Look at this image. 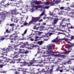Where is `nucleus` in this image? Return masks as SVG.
<instances>
[{
  "mask_svg": "<svg viewBox=\"0 0 74 74\" xmlns=\"http://www.w3.org/2000/svg\"><path fill=\"white\" fill-rule=\"evenodd\" d=\"M60 69H61L60 67V66H58V68L56 69V71H60Z\"/></svg>",
  "mask_w": 74,
  "mask_h": 74,
  "instance_id": "4be33fe9",
  "label": "nucleus"
},
{
  "mask_svg": "<svg viewBox=\"0 0 74 74\" xmlns=\"http://www.w3.org/2000/svg\"><path fill=\"white\" fill-rule=\"evenodd\" d=\"M59 71H60V73H62V72H63V70L62 69L60 70Z\"/></svg>",
  "mask_w": 74,
  "mask_h": 74,
  "instance_id": "6e6d98bb",
  "label": "nucleus"
},
{
  "mask_svg": "<svg viewBox=\"0 0 74 74\" xmlns=\"http://www.w3.org/2000/svg\"><path fill=\"white\" fill-rule=\"evenodd\" d=\"M6 0H3V1H1V5H2L1 4H2V3H3V2H4V1H5Z\"/></svg>",
  "mask_w": 74,
  "mask_h": 74,
  "instance_id": "37998d69",
  "label": "nucleus"
},
{
  "mask_svg": "<svg viewBox=\"0 0 74 74\" xmlns=\"http://www.w3.org/2000/svg\"><path fill=\"white\" fill-rule=\"evenodd\" d=\"M41 32H38V36H40V35H41Z\"/></svg>",
  "mask_w": 74,
  "mask_h": 74,
  "instance_id": "a18cd8bd",
  "label": "nucleus"
},
{
  "mask_svg": "<svg viewBox=\"0 0 74 74\" xmlns=\"http://www.w3.org/2000/svg\"><path fill=\"white\" fill-rule=\"evenodd\" d=\"M21 45V44H20L19 45H15L14 46V47H15V48H16V47H18V45Z\"/></svg>",
  "mask_w": 74,
  "mask_h": 74,
  "instance_id": "3c124183",
  "label": "nucleus"
},
{
  "mask_svg": "<svg viewBox=\"0 0 74 74\" xmlns=\"http://www.w3.org/2000/svg\"><path fill=\"white\" fill-rule=\"evenodd\" d=\"M52 49V46L49 45V47L48 49V51H49L50 50H51V49Z\"/></svg>",
  "mask_w": 74,
  "mask_h": 74,
  "instance_id": "6ab92c4d",
  "label": "nucleus"
},
{
  "mask_svg": "<svg viewBox=\"0 0 74 74\" xmlns=\"http://www.w3.org/2000/svg\"><path fill=\"white\" fill-rule=\"evenodd\" d=\"M74 36H71V40H73V39H74Z\"/></svg>",
  "mask_w": 74,
  "mask_h": 74,
  "instance_id": "49530a36",
  "label": "nucleus"
},
{
  "mask_svg": "<svg viewBox=\"0 0 74 74\" xmlns=\"http://www.w3.org/2000/svg\"><path fill=\"white\" fill-rule=\"evenodd\" d=\"M49 8V6H46L44 8L43 10L45 9H48V8Z\"/></svg>",
  "mask_w": 74,
  "mask_h": 74,
  "instance_id": "7c9ffc66",
  "label": "nucleus"
},
{
  "mask_svg": "<svg viewBox=\"0 0 74 74\" xmlns=\"http://www.w3.org/2000/svg\"><path fill=\"white\" fill-rule=\"evenodd\" d=\"M19 33L18 32V31H15V33L14 34V35L15 34H16V35H17Z\"/></svg>",
  "mask_w": 74,
  "mask_h": 74,
  "instance_id": "a19ab883",
  "label": "nucleus"
},
{
  "mask_svg": "<svg viewBox=\"0 0 74 74\" xmlns=\"http://www.w3.org/2000/svg\"><path fill=\"white\" fill-rule=\"evenodd\" d=\"M64 8L63 7H61L60 8V10H63L64 9Z\"/></svg>",
  "mask_w": 74,
  "mask_h": 74,
  "instance_id": "09e8293b",
  "label": "nucleus"
},
{
  "mask_svg": "<svg viewBox=\"0 0 74 74\" xmlns=\"http://www.w3.org/2000/svg\"><path fill=\"white\" fill-rule=\"evenodd\" d=\"M17 61H19V62H20V61H21V59L20 58H18L17 59Z\"/></svg>",
  "mask_w": 74,
  "mask_h": 74,
  "instance_id": "8fccbe9b",
  "label": "nucleus"
},
{
  "mask_svg": "<svg viewBox=\"0 0 74 74\" xmlns=\"http://www.w3.org/2000/svg\"><path fill=\"white\" fill-rule=\"evenodd\" d=\"M26 47V45H21V46L20 47V48H26L27 49L28 48L27 47Z\"/></svg>",
  "mask_w": 74,
  "mask_h": 74,
  "instance_id": "412c9836",
  "label": "nucleus"
},
{
  "mask_svg": "<svg viewBox=\"0 0 74 74\" xmlns=\"http://www.w3.org/2000/svg\"><path fill=\"white\" fill-rule=\"evenodd\" d=\"M18 14V12H17L16 10H10V12H7L5 13L6 16L8 17H12L11 21L13 22L15 18V17H14V16L15 15H17Z\"/></svg>",
  "mask_w": 74,
  "mask_h": 74,
  "instance_id": "f257e3e1",
  "label": "nucleus"
},
{
  "mask_svg": "<svg viewBox=\"0 0 74 74\" xmlns=\"http://www.w3.org/2000/svg\"><path fill=\"white\" fill-rule=\"evenodd\" d=\"M5 38H1L0 39V42H1V40H4V39Z\"/></svg>",
  "mask_w": 74,
  "mask_h": 74,
  "instance_id": "c9c22d12",
  "label": "nucleus"
},
{
  "mask_svg": "<svg viewBox=\"0 0 74 74\" xmlns=\"http://www.w3.org/2000/svg\"><path fill=\"white\" fill-rule=\"evenodd\" d=\"M40 17V18H39V19L38 20V21H39V22H42V21H43V20H42V19H40V18H41V17Z\"/></svg>",
  "mask_w": 74,
  "mask_h": 74,
  "instance_id": "72a5a7b5",
  "label": "nucleus"
},
{
  "mask_svg": "<svg viewBox=\"0 0 74 74\" xmlns=\"http://www.w3.org/2000/svg\"><path fill=\"white\" fill-rule=\"evenodd\" d=\"M14 73H15L14 74H19V73H21V72H18V71L14 72Z\"/></svg>",
  "mask_w": 74,
  "mask_h": 74,
  "instance_id": "2f4dec72",
  "label": "nucleus"
},
{
  "mask_svg": "<svg viewBox=\"0 0 74 74\" xmlns=\"http://www.w3.org/2000/svg\"><path fill=\"white\" fill-rule=\"evenodd\" d=\"M27 29H26L25 30L24 32L23 33V34H22V35L23 36H25V34H26V33H27Z\"/></svg>",
  "mask_w": 74,
  "mask_h": 74,
  "instance_id": "aec40b11",
  "label": "nucleus"
},
{
  "mask_svg": "<svg viewBox=\"0 0 74 74\" xmlns=\"http://www.w3.org/2000/svg\"><path fill=\"white\" fill-rule=\"evenodd\" d=\"M33 3H34L36 5H38V4H41V3L40 2V1H37V0L36 1H34L32 2Z\"/></svg>",
  "mask_w": 74,
  "mask_h": 74,
  "instance_id": "6e6552de",
  "label": "nucleus"
},
{
  "mask_svg": "<svg viewBox=\"0 0 74 74\" xmlns=\"http://www.w3.org/2000/svg\"><path fill=\"white\" fill-rule=\"evenodd\" d=\"M19 55H16L13 58V59H14V58H18Z\"/></svg>",
  "mask_w": 74,
  "mask_h": 74,
  "instance_id": "c85d7f7f",
  "label": "nucleus"
},
{
  "mask_svg": "<svg viewBox=\"0 0 74 74\" xmlns=\"http://www.w3.org/2000/svg\"><path fill=\"white\" fill-rule=\"evenodd\" d=\"M68 63H71V61H70V60H68Z\"/></svg>",
  "mask_w": 74,
  "mask_h": 74,
  "instance_id": "680f3d73",
  "label": "nucleus"
},
{
  "mask_svg": "<svg viewBox=\"0 0 74 74\" xmlns=\"http://www.w3.org/2000/svg\"><path fill=\"white\" fill-rule=\"evenodd\" d=\"M20 69H21V68H17V71H21L20 73H21V71H23V70H21Z\"/></svg>",
  "mask_w": 74,
  "mask_h": 74,
  "instance_id": "cd10ccee",
  "label": "nucleus"
},
{
  "mask_svg": "<svg viewBox=\"0 0 74 74\" xmlns=\"http://www.w3.org/2000/svg\"><path fill=\"white\" fill-rule=\"evenodd\" d=\"M38 74H41V72H38Z\"/></svg>",
  "mask_w": 74,
  "mask_h": 74,
  "instance_id": "0e129e2a",
  "label": "nucleus"
},
{
  "mask_svg": "<svg viewBox=\"0 0 74 74\" xmlns=\"http://www.w3.org/2000/svg\"><path fill=\"white\" fill-rule=\"evenodd\" d=\"M14 55H15V54H16V53H17V52L16 51H14Z\"/></svg>",
  "mask_w": 74,
  "mask_h": 74,
  "instance_id": "4d7b16f0",
  "label": "nucleus"
},
{
  "mask_svg": "<svg viewBox=\"0 0 74 74\" xmlns=\"http://www.w3.org/2000/svg\"><path fill=\"white\" fill-rule=\"evenodd\" d=\"M33 29H36V26H34L33 27Z\"/></svg>",
  "mask_w": 74,
  "mask_h": 74,
  "instance_id": "bf43d9fd",
  "label": "nucleus"
},
{
  "mask_svg": "<svg viewBox=\"0 0 74 74\" xmlns=\"http://www.w3.org/2000/svg\"><path fill=\"white\" fill-rule=\"evenodd\" d=\"M13 25H14L13 24H10V26H13Z\"/></svg>",
  "mask_w": 74,
  "mask_h": 74,
  "instance_id": "e2e57ef3",
  "label": "nucleus"
},
{
  "mask_svg": "<svg viewBox=\"0 0 74 74\" xmlns=\"http://www.w3.org/2000/svg\"><path fill=\"white\" fill-rule=\"evenodd\" d=\"M18 36L17 35L15 36V34H13L10 36V40H17Z\"/></svg>",
  "mask_w": 74,
  "mask_h": 74,
  "instance_id": "39448f33",
  "label": "nucleus"
},
{
  "mask_svg": "<svg viewBox=\"0 0 74 74\" xmlns=\"http://www.w3.org/2000/svg\"><path fill=\"white\" fill-rule=\"evenodd\" d=\"M43 25H46V23H44Z\"/></svg>",
  "mask_w": 74,
  "mask_h": 74,
  "instance_id": "69168bd1",
  "label": "nucleus"
},
{
  "mask_svg": "<svg viewBox=\"0 0 74 74\" xmlns=\"http://www.w3.org/2000/svg\"><path fill=\"white\" fill-rule=\"evenodd\" d=\"M63 40H65V41H69V40H69L67 38H64V39Z\"/></svg>",
  "mask_w": 74,
  "mask_h": 74,
  "instance_id": "c756f323",
  "label": "nucleus"
},
{
  "mask_svg": "<svg viewBox=\"0 0 74 74\" xmlns=\"http://www.w3.org/2000/svg\"><path fill=\"white\" fill-rule=\"evenodd\" d=\"M43 43V42H42V41H39L37 42V44H39V45H42Z\"/></svg>",
  "mask_w": 74,
  "mask_h": 74,
  "instance_id": "2eb2a0df",
  "label": "nucleus"
},
{
  "mask_svg": "<svg viewBox=\"0 0 74 74\" xmlns=\"http://www.w3.org/2000/svg\"><path fill=\"white\" fill-rule=\"evenodd\" d=\"M70 52V51H66L65 52V53H62L64 54L65 53H66V54H67L68 53H69Z\"/></svg>",
  "mask_w": 74,
  "mask_h": 74,
  "instance_id": "58836bf2",
  "label": "nucleus"
},
{
  "mask_svg": "<svg viewBox=\"0 0 74 74\" xmlns=\"http://www.w3.org/2000/svg\"><path fill=\"white\" fill-rule=\"evenodd\" d=\"M46 69H47V71L45 73V74H51V73L52 72L53 70V68H51L50 67L48 66L46 67Z\"/></svg>",
  "mask_w": 74,
  "mask_h": 74,
  "instance_id": "423d86ee",
  "label": "nucleus"
},
{
  "mask_svg": "<svg viewBox=\"0 0 74 74\" xmlns=\"http://www.w3.org/2000/svg\"><path fill=\"white\" fill-rule=\"evenodd\" d=\"M53 56H56L57 57H59V54H53Z\"/></svg>",
  "mask_w": 74,
  "mask_h": 74,
  "instance_id": "f704fd0d",
  "label": "nucleus"
},
{
  "mask_svg": "<svg viewBox=\"0 0 74 74\" xmlns=\"http://www.w3.org/2000/svg\"><path fill=\"white\" fill-rule=\"evenodd\" d=\"M50 29L51 30H53V29H54V28L53 27H50Z\"/></svg>",
  "mask_w": 74,
  "mask_h": 74,
  "instance_id": "13d9d810",
  "label": "nucleus"
},
{
  "mask_svg": "<svg viewBox=\"0 0 74 74\" xmlns=\"http://www.w3.org/2000/svg\"><path fill=\"white\" fill-rule=\"evenodd\" d=\"M61 69H62V70H64L66 69V68L64 66H62L60 67Z\"/></svg>",
  "mask_w": 74,
  "mask_h": 74,
  "instance_id": "bb28decb",
  "label": "nucleus"
},
{
  "mask_svg": "<svg viewBox=\"0 0 74 74\" xmlns=\"http://www.w3.org/2000/svg\"><path fill=\"white\" fill-rule=\"evenodd\" d=\"M39 28L40 29V31H42V30H44V26H41Z\"/></svg>",
  "mask_w": 74,
  "mask_h": 74,
  "instance_id": "a211bd4d",
  "label": "nucleus"
},
{
  "mask_svg": "<svg viewBox=\"0 0 74 74\" xmlns=\"http://www.w3.org/2000/svg\"><path fill=\"white\" fill-rule=\"evenodd\" d=\"M32 64L31 62H30L28 63V66H32Z\"/></svg>",
  "mask_w": 74,
  "mask_h": 74,
  "instance_id": "393cba45",
  "label": "nucleus"
},
{
  "mask_svg": "<svg viewBox=\"0 0 74 74\" xmlns=\"http://www.w3.org/2000/svg\"><path fill=\"white\" fill-rule=\"evenodd\" d=\"M5 33H10V31H8V29H7L6 30L5 32Z\"/></svg>",
  "mask_w": 74,
  "mask_h": 74,
  "instance_id": "a878e982",
  "label": "nucleus"
},
{
  "mask_svg": "<svg viewBox=\"0 0 74 74\" xmlns=\"http://www.w3.org/2000/svg\"><path fill=\"white\" fill-rule=\"evenodd\" d=\"M0 73H6V71H4V70H3V69H0Z\"/></svg>",
  "mask_w": 74,
  "mask_h": 74,
  "instance_id": "ddd939ff",
  "label": "nucleus"
},
{
  "mask_svg": "<svg viewBox=\"0 0 74 74\" xmlns=\"http://www.w3.org/2000/svg\"><path fill=\"white\" fill-rule=\"evenodd\" d=\"M10 60H11L7 58L6 59V61L4 62V63L3 62L4 60H0V63H3V64H0V69L1 68H3V66H5V65L7 64L5 63V62H7V63H8V62H10Z\"/></svg>",
  "mask_w": 74,
  "mask_h": 74,
  "instance_id": "7ed1b4c3",
  "label": "nucleus"
},
{
  "mask_svg": "<svg viewBox=\"0 0 74 74\" xmlns=\"http://www.w3.org/2000/svg\"><path fill=\"white\" fill-rule=\"evenodd\" d=\"M39 38V37L38 36H36L35 37V39H37L38 38Z\"/></svg>",
  "mask_w": 74,
  "mask_h": 74,
  "instance_id": "052dcab7",
  "label": "nucleus"
},
{
  "mask_svg": "<svg viewBox=\"0 0 74 74\" xmlns=\"http://www.w3.org/2000/svg\"><path fill=\"white\" fill-rule=\"evenodd\" d=\"M15 62L13 61H12L10 62V63H14Z\"/></svg>",
  "mask_w": 74,
  "mask_h": 74,
  "instance_id": "864d4df0",
  "label": "nucleus"
},
{
  "mask_svg": "<svg viewBox=\"0 0 74 74\" xmlns=\"http://www.w3.org/2000/svg\"><path fill=\"white\" fill-rule=\"evenodd\" d=\"M61 0H57L54 1V3H52L53 5V4H58V3H60Z\"/></svg>",
  "mask_w": 74,
  "mask_h": 74,
  "instance_id": "9b49d317",
  "label": "nucleus"
},
{
  "mask_svg": "<svg viewBox=\"0 0 74 74\" xmlns=\"http://www.w3.org/2000/svg\"><path fill=\"white\" fill-rule=\"evenodd\" d=\"M67 21V20L66 19V18H64L62 20V22L60 23V27L61 29H63V27H64L66 26V25L63 24V22H64L65 21Z\"/></svg>",
  "mask_w": 74,
  "mask_h": 74,
  "instance_id": "20e7f679",
  "label": "nucleus"
},
{
  "mask_svg": "<svg viewBox=\"0 0 74 74\" xmlns=\"http://www.w3.org/2000/svg\"><path fill=\"white\" fill-rule=\"evenodd\" d=\"M59 20V18H55L53 19V22H52V25H56L58 22V21Z\"/></svg>",
  "mask_w": 74,
  "mask_h": 74,
  "instance_id": "0eeeda50",
  "label": "nucleus"
},
{
  "mask_svg": "<svg viewBox=\"0 0 74 74\" xmlns=\"http://www.w3.org/2000/svg\"><path fill=\"white\" fill-rule=\"evenodd\" d=\"M65 56L64 55H62L61 54H59L58 57H60V58H65Z\"/></svg>",
  "mask_w": 74,
  "mask_h": 74,
  "instance_id": "f8f14e48",
  "label": "nucleus"
},
{
  "mask_svg": "<svg viewBox=\"0 0 74 74\" xmlns=\"http://www.w3.org/2000/svg\"><path fill=\"white\" fill-rule=\"evenodd\" d=\"M30 41H33L34 40V39L33 38H31L30 39Z\"/></svg>",
  "mask_w": 74,
  "mask_h": 74,
  "instance_id": "5fc2aeb1",
  "label": "nucleus"
},
{
  "mask_svg": "<svg viewBox=\"0 0 74 74\" xmlns=\"http://www.w3.org/2000/svg\"><path fill=\"white\" fill-rule=\"evenodd\" d=\"M18 21V19H17L15 17L13 22H16V23Z\"/></svg>",
  "mask_w": 74,
  "mask_h": 74,
  "instance_id": "5701e85b",
  "label": "nucleus"
},
{
  "mask_svg": "<svg viewBox=\"0 0 74 74\" xmlns=\"http://www.w3.org/2000/svg\"><path fill=\"white\" fill-rule=\"evenodd\" d=\"M38 8H44V6H41V5H38Z\"/></svg>",
  "mask_w": 74,
  "mask_h": 74,
  "instance_id": "79ce46f5",
  "label": "nucleus"
},
{
  "mask_svg": "<svg viewBox=\"0 0 74 74\" xmlns=\"http://www.w3.org/2000/svg\"><path fill=\"white\" fill-rule=\"evenodd\" d=\"M1 15L2 18H5V14L3 12H2L1 13Z\"/></svg>",
  "mask_w": 74,
  "mask_h": 74,
  "instance_id": "4468645a",
  "label": "nucleus"
},
{
  "mask_svg": "<svg viewBox=\"0 0 74 74\" xmlns=\"http://www.w3.org/2000/svg\"><path fill=\"white\" fill-rule=\"evenodd\" d=\"M60 40V39H59L58 40H56V39H54V40H52V42H59V41Z\"/></svg>",
  "mask_w": 74,
  "mask_h": 74,
  "instance_id": "f3484780",
  "label": "nucleus"
},
{
  "mask_svg": "<svg viewBox=\"0 0 74 74\" xmlns=\"http://www.w3.org/2000/svg\"><path fill=\"white\" fill-rule=\"evenodd\" d=\"M2 51H6V49L4 48H3L2 49Z\"/></svg>",
  "mask_w": 74,
  "mask_h": 74,
  "instance_id": "603ef678",
  "label": "nucleus"
},
{
  "mask_svg": "<svg viewBox=\"0 0 74 74\" xmlns=\"http://www.w3.org/2000/svg\"><path fill=\"white\" fill-rule=\"evenodd\" d=\"M35 7L36 8H38V6L37 5H36L35 6Z\"/></svg>",
  "mask_w": 74,
  "mask_h": 74,
  "instance_id": "774afa93",
  "label": "nucleus"
},
{
  "mask_svg": "<svg viewBox=\"0 0 74 74\" xmlns=\"http://www.w3.org/2000/svg\"><path fill=\"white\" fill-rule=\"evenodd\" d=\"M67 43L69 44V45H68V48H70V47H73V46H74V44H73V43H71L70 42H67Z\"/></svg>",
  "mask_w": 74,
  "mask_h": 74,
  "instance_id": "1a4fd4ad",
  "label": "nucleus"
},
{
  "mask_svg": "<svg viewBox=\"0 0 74 74\" xmlns=\"http://www.w3.org/2000/svg\"><path fill=\"white\" fill-rule=\"evenodd\" d=\"M54 10H57V11H59V8H55L54 9Z\"/></svg>",
  "mask_w": 74,
  "mask_h": 74,
  "instance_id": "de8ad7c7",
  "label": "nucleus"
},
{
  "mask_svg": "<svg viewBox=\"0 0 74 74\" xmlns=\"http://www.w3.org/2000/svg\"><path fill=\"white\" fill-rule=\"evenodd\" d=\"M10 49H11V48H10V46H9L8 48L6 49V51H10Z\"/></svg>",
  "mask_w": 74,
  "mask_h": 74,
  "instance_id": "b1692460",
  "label": "nucleus"
},
{
  "mask_svg": "<svg viewBox=\"0 0 74 74\" xmlns=\"http://www.w3.org/2000/svg\"><path fill=\"white\" fill-rule=\"evenodd\" d=\"M46 72L47 71H45V70H44V69H42V70L41 71V72H45V73H46Z\"/></svg>",
  "mask_w": 74,
  "mask_h": 74,
  "instance_id": "ea45409f",
  "label": "nucleus"
},
{
  "mask_svg": "<svg viewBox=\"0 0 74 74\" xmlns=\"http://www.w3.org/2000/svg\"><path fill=\"white\" fill-rule=\"evenodd\" d=\"M35 58H33V60H32L31 61V62L32 63V64H34V63H35L36 62V61L34 60V59Z\"/></svg>",
  "mask_w": 74,
  "mask_h": 74,
  "instance_id": "dca6fc26",
  "label": "nucleus"
},
{
  "mask_svg": "<svg viewBox=\"0 0 74 74\" xmlns=\"http://www.w3.org/2000/svg\"><path fill=\"white\" fill-rule=\"evenodd\" d=\"M44 14H45V12L44 11V12H42V14L40 15V16H42L44 15Z\"/></svg>",
  "mask_w": 74,
  "mask_h": 74,
  "instance_id": "473e14b6",
  "label": "nucleus"
},
{
  "mask_svg": "<svg viewBox=\"0 0 74 74\" xmlns=\"http://www.w3.org/2000/svg\"><path fill=\"white\" fill-rule=\"evenodd\" d=\"M5 53H7V51L3 52L2 53H1V55H5Z\"/></svg>",
  "mask_w": 74,
  "mask_h": 74,
  "instance_id": "e433bc0d",
  "label": "nucleus"
},
{
  "mask_svg": "<svg viewBox=\"0 0 74 74\" xmlns=\"http://www.w3.org/2000/svg\"><path fill=\"white\" fill-rule=\"evenodd\" d=\"M40 18V17H32V20L29 22L28 24L27 23L25 22L24 23V26H29L32 23H33L34 25V23H36L39 20Z\"/></svg>",
  "mask_w": 74,
  "mask_h": 74,
  "instance_id": "f03ea898",
  "label": "nucleus"
},
{
  "mask_svg": "<svg viewBox=\"0 0 74 74\" xmlns=\"http://www.w3.org/2000/svg\"><path fill=\"white\" fill-rule=\"evenodd\" d=\"M25 66V64H21L20 65V66L21 67H22V66Z\"/></svg>",
  "mask_w": 74,
  "mask_h": 74,
  "instance_id": "c03bdc74",
  "label": "nucleus"
},
{
  "mask_svg": "<svg viewBox=\"0 0 74 74\" xmlns=\"http://www.w3.org/2000/svg\"><path fill=\"white\" fill-rule=\"evenodd\" d=\"M53 3V2H46V3H45V5H49V4H51V5H53L52 4Z\"/></svg>",
  "mask_w": 74,
  "mask_h": 74,
  "instance_id": "9d476101",
  "label": "nucleus"
},
{
  "mask_svg": "<svg viewBox=\"0 0 74 74\" xmlns=\"http://www.w3.org/2000/svg\"><path fill=\"white\" fill-rule=\"evenodd\" d=\"M56 40H58V37L56 38Z\"/></svg>",
  "mask_w": 74,
  "mask_h": 74,
  "instance_id": "338daca9",
  "label": "nucleus"
},
{
  "mask_svg": "<svg viewBox=\"0 0 74 74\" xmlns=\"http://www.w3.org/2000/svg\"><path fill=\"white\" fill-rule=\"evenodd\" d=\"M29 53V51L26 50L25 51V52H24V53L25 54H26V53Z\"/></svg>",
  "mask_w": 74,
  "mask_h": 74,
  "instance_id": "4c0bfd02",
  "label": "nucleus"
}]
</instances>
